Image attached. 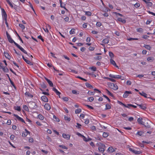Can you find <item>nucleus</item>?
<instances>
[{"instance_id":"09e8293b","label":"nucleus","mask_w":155,"mask_h":155,"mask_svg":"<svg viewBox=\"0 0 155 155\" xmlns=\"http://www.w3.org/2000/svg\"><path fill=\"white\" fill-rule=\"evenodd\" d=\"M122 76L119 75H115L114 78L116 79H121V78Z\"/></svg>"},{"instance_id":"a211bd4d","label":"nucleus","mask_w":155,"mask_h":155,"mask_svg":"<svg viewBox=\"0 0 155 155\" xmlns=\"http://www.w3.org/2000/svg\"><path fill=\"white\" fill-rule=\"evenodd\" d=\"M4 53L5 54V58H7L8 59H10L11 57L10 56L8 53L6 52H4Z\"/></svg>"},{"instance_id":"4468645a","label":"nucleus","mask_w":155,"mask_h":155,"mask_svg":"<svg viewBox=\"0 0 155 155\" xmlns=\"http://www.w3.org/2000/svg\"><path fill=\"white\" fill-rule=\"evenodd\" d=\"M45 79L46 80V81H47L48 84H49V85L51 87H53V84L52 82L50 80L48 79L47 78H45Z\"/></svg>"},{"instance_id":"ddd939ff","label":"nucleus","mask_w":155,"mask_h":155,"mask_svg":"<svg viewBox=\"0 0 155 155\" xmlns=\"http://www.w3.org/2000/svg\"><path fill=\"white\" fill-rule=\"evenodd\" d=\"M132 94L131 91H126L123 95V97H127L129 96V94Z\"/></svg>"},{"instance_id":"4d7b16f0","label":"nucleus","mask_w":155,"mask_h":155,"mask_svg":"<svg viewBox=\"0 0 155 155\" xmlns=\"http://www.w3.org/2000/svg\"><path fill=\"white\" fill-rule=\"evenodd\" d=\"M94 100V97H88L87 101H88L91 102Z\"/></svg>"},{"instance_id":"49530a36","label":"nucleus","mask_w":155,"mask_h":155,"mask_svg":"<svg viewBox=\"0 0 155 155\" xmlns=\"http://www.w3.org/2000/svg\"><path fill=\"white\" fill-rule=\"evenodd\" d=\"M108 136V134L107 132H104L103 134V136L105 138L107 137Z\"/></svg>"},{"instance_id":"dca6fc26","label":"nucleus","mask_w":155,"mask_h":155,"mask_svg":"<svg viewBox=\"0 0 155 155\" xmlns=\"http://www.w3.org/2000/svg\"><path fill=\"white\" fill-rule=\"evenodd\" d=\"M14 44L21 51H23L24 49L22 48L21 46L19 45L18 44L16 43H15Z\"/></svg>"},{"instance_id":"f704fd0d","label":"nucleus","mask_w":155,"mask_h":155,"mask_svg":"<svg viewBox=\"0 0 155 155\" xmlns=\"http://www.w3.org/2000/svg\"><path fill=\"white\" fill-rule=\"evenodd\" d=\"M85 85L87 87L90 88H93V86L88 83H85Z\"/></svg>"},{"instance_id":"6e6552de","label":"nucleus","mask_w":155,"mask_h":155,"mask_svg":"<svg viewBox=\"0 0 155 155\" xmlns=\"http://www.w3.org/2000/svg\"><path fill=\"white\" fill-rule=\"evenodd\" d=\"M62 136L63 138L67 140H69L70 139L71 135L69 134H66L63 133L62 134Z\"/></svg>"},{"instance_id":"72a5a7b5","label":"nucleus","mask_w":155,"mask_h":155,"mask_svg":"<svg viewBox=\"0 0 155 155\" xmlns=\"http://www.w3.org/2000/svg\"><path fill=\"white\" fill-rule=\"evenodd\" d=\"M81 109L80 108H78V109H76L75 111V114H77L81 112Z\"/></svg>"},{"instance_id":"4c0bfd02","label":"nucleus","mask_w":155,"mask_h":155,"mask_svg":"<svg viewBox=\"0 0 155 155\" xmlns=\"http://www.w3.org/2000/svg\"><path fill=\"white\" fill-rule=\"evenodd\" d=\"M108 150L109 151L111 152H113L114 151H115L114 149L111 147H109L108 148Z\"/></svg>"},{"instance_id":"79ce46f5","label":"nucleus","mask_w":155,"mask_h":155,"mask_svg":"<svg viewBox=\"0 0 155 155\" xmlns=\"http://www.w3.org/2000/svg\"><path fill=\"white\" fill-rule=\"evenodd\" d=\"M59 147H61V148H62V149H65L66 150H67L68 149V147H66V146H65L64 145H59Z\"/></svg>"},{"instance_id":"680f3d73","label":"nucleus","mask_w":155,"mask_h":155,"mask_svg":"<svg viewBox=\"0 0 155 155\" xmlns=\"http://www.w3.org/2000/svg\"><path fill=\"white\" fill-rule=\"evenodd\" d=\"M26 62V63L29 64L30 65H32L33 64V63L32 62H31L30 61L28 60Z\"/></svg>"},{"instance_id":"a19ab883","label":"nucleus","mask_w":155,"mask_h":155,"mask_svg":"<svg viewBox=\"0 0 155 155\" xmlns=\"http://www.w3.org/2000/svg\"><path fill=\"white\" fill-rule=\"evenodd\" d=\"M144 134V133L142 131H138L136 134V135H139L140 136H142Z\"/></svg>"},{"instance_id":"c9c22d12","label":"nucleus","mask_w":155,"mask_h":155,"mask_svg":"<svg viewBox=\"0 0 155 155\" xmlns=\"http://www.w3.org/2000/svg\"><path fill=\"white\" fill-rule=\"evenodd\" d=\"M144 47L146 48L147 49L150 50H151V47L150 46V45H144Z\"/></svg>"},{"instance_id":"6ab92c4d","label":"nucleus","mask_w":155,"mask_h":155,"mask_svg":"<svg viewBox=\"0 0 155 155\" xmlns=\"http://www.w3.org/2000/svg\"><path fill=\"white\" fill-rule=\"evenodd\" d=\"M53 90L54 91L57 95H58L59 96H60V95L61 94V93L60 92H59L56 88H53Z\"/></svg>"},{"instance_id":"cd10ccee","label":"nucleus","mask_w":155,"mask_h":155,"mask_svg":"<svg viewBox=\"0 0 155 155\" xmlns=\"http://www.w3.org/2000/svg\"><path fill=\"white\" fill-rule=\"evenodd\" d=\"M2 69L5 72L7 73L8 72V69L6 66L4 67Z\"/></svg>"},{"instance_id":"774afa93","label":"nucleus","mask_w":155,"mask_h":155,"mask_svg":"<svg viewBox=\"0 0 155 155\" xmlns=\"http://www.w3.org/2000/svg\"><path fill=\"white\" fill-rule=\"evenodd\" d=\"M86 17L84 16H81V20L82 21H85L86 20Z\"/></svg>"},{"instance_id":"423d86ee","label":"nucleus","mask_w":155,"mask_h":155,"mask_svg":"<svg viewBox=\"0 0 155 155\" xmlns=\"http://www.w3.org/2000/svg\"><path fill=\"white\" fill-rule=\"evenodd\" d=\"M129 150L130 151L136 154H140L142 153V152L140 151L134 150L131 148H130Z\"/></svg>"},{"instance_id":"13d9d810","label":"nucleus","mask_w":155,"mask_h":155,"mask_svg":"<svg viewBox=\"0 0 155 155\" xmlns=\"http://www.w3.org/2000/svg\"><path fill=\"white\" fill-rule=\"evenodd\" d=\"M19 26L22 29V30H23V29H24L25 28V26L23 25V24H19Z\"/></svg>"},{"instance_id":"a18cd8bd","label":"nucleus","mask_w":155,"mask_h":155,"mask_svg":"<svg viewBox=\"0 0 155 155\" xmlns=\"http://www.w3.org/2000/svg\"><path fill=\"white\" fill-rule=\"evenodd\" d=\"M9 81H10V83L11 84V85H12V86L13 87L15 88L16 89V87L14 83V82L12 81L11 78H9Z\"/></svg>"},{"instance_id":"393cba45","label":"nucleus","mask_w":155,"mask_h":155,"mask_svg":"<svg viewBox=\"0 0 155 155\" xmlns=\"http://www.w3.org/2000/svg\"><path fill=\"white\" fill-rule=\"evenodd\" d=\"M109 10H110L109 8L108 7H106L104 8L103 9L102 11L104 12H107Z\"/></svg>"},{"instance_id":"a878e982","label":"nucleus","mask_w":155,"mask_h":155,"mask_svg":"<svg viewBox=\"0 0 155 155\" xmlns=\"http://www.w3.org/2000/svg\"><path fill=\"white\" fill-rule=\"evenodd\" d=\"M64 118L66 121L69 122L71 120L70 118L68 116L64 115Z\"/></svg>"},{"instance_id":"338daca9","label":"nucleus","mask_w":155,"mask_h":155,"mask_svg":"<svg viewBox=\"0 0 155 155\" xmlns=\"http://www.w3.org/2000/svg\"><path fill=\"white\" fill-rule=\"evenodd\" d=\"M134 6L136 8L139 7L140 6V4L139 3H136L134 4Z\"/></svg>"},{"instance_id":"0e129e2a","label":"nucleus","mask_w":155,"mask_h":155,"mask_svg":"<svg viewBox=\"0 0 155 155\" xmlns=\"http://www.w3.org/2000/svg\"><path fill=\"white\" fill-rule=\"evenodd\" d=\"M63 101H68V97H61Z\"/></svg>"},{"instance_id":"f03ea898","label":"nucleus","mask_w":155,"mask_h":155,"mask_svg":"<svg viewBox=\"0 0 155 155\" xmlns=\"http://www.w3.org/2000/svg\"><path fill=\"white\" fill-rule=\"evenodd\" d=\"M137 121L138 122L139 124H140L144 125L145 126V127H150V125H146L145 124V122H144L142 121V118H138L137 120Z\"/></svg>"},{"instance_id":"aec40b11","label":"nucleus","mask_w":155,"mask_h":155,"mask_svg":"<svg viewBox=\"0 0 155 155\" xmlns=\"http://www.w3.org/2000/svg\"><path fill=\"white\" fill-rule=\"evenodd\" d=\"M117 20L123 23H125L126 22V21L124 19L122 18H117Z\"/></svg>"},{"instance_id":"5fc2aeb1","label":"nucleus","mask_w":155,"mask_h":155,"mask_svg":"<svg viewBox=\"0 0 155 155\" xmlns=\"http://www.w3.org/2000/svg\"><path fill=\"white\" fill-rule=\"evenodd\" d=\"M113 13L116 15L117 16V15H119L120 16H121V17H122L123 16V15L120 14V13H117V12H113Z\"/></svg>"},{"instance_id":"e433bc0d","label":"nucleus","mask_w":155,"mask_h":155,"mask_svg":"<svg viewBox=\"0 0 155 155\" xmlns=\"http://www.w3.org/2000/svg\"><path fill=\"white\" fill-rule=\"evenodd\" d=\"M8 3L10 5L12 8H13V6L12 4L9 0H6Z\"/></svg>"},{"instance_id":"58836bf2","label":"nucleus","mask_w":155,"mask_h":155,"mask_svg":"<svg viewBox=\"0 0 155 155\" xmlns=\"http://www.w3.org/2000/svg\"><path fill=\"white\" fill-rule=\"evenodd\" d=\"M42 100L45 102H48V97H41Z\"/></svg>"},{"instance_id":"052dcab7","label":"nucleus","mask_w":155,"mask_h":155,"mask_svg":"<svg viewBox=\"0 0 155 155\" xmlns=\"http://www.w3.org/2000/svg\"><path fill=\"white\" fill-rule=\"evenodd\" d=\"M96 25L98 27H100L101 25V23L100 21L97 22L96 24Z\"/></svg>"},{"instance_id":"20e7f679","label":"nucleus","mask_w":155,"mask_h":155,"mask_svg":"<svg viewBox=\"0 0 155 155\" xmlns=\"http://www.w3.org/2000/svg\"><path fill=\"white\" fill-rule=\"evenodd\" d=\"M109 87L111 89L116 90L118 89L117 86L115 84L110 83L109 84Z\"/></svg>"},{"instance_id":"69168bd1","label":"nucleus","mask_w":155,"mask_h":155,"mask_svg":"<svg viewBox=\"0 0 155 155\" xmlns=\"http://www.w3.org/2000/svg\"><path fill=\"white\" fill-rule=\"evenodd\" d=\"M85 117V115L84 114H81L80 115V117L81 119H82L84 118Z\"/></svg>"},{"instance_id":"2eb2a0df","label":"nucleus","mask_w":155,"mask_h":155,"mask_svg":"<svg viewBox=\"0 0 155 155\" xmlns=\"http://www.w3.org/2000/svg\"><path fill=\"white\" fill-rule=\"evenodd\" d=\"M14 44L21 51H23L24 49L22 48L21 46L19 45L18 44L16 43H15Z\"/></svg>"},{"instance_id":"bf43d9fd","label":"nucleus","mask_w":155,"mask_h":155,"mask_svg":"<svg viewBox=\"0 0 155 155\" xmlns=\"http://www.w3.org/2000/svg\"><path fill=\"white\" fill-rule=\"evenodd\" d=\"M147 5L149 7H151L153 5V3L150 1H149L147 3Z\"/></svg>"},{"instance_id":"2f4dec72","label":"nucleus","mask_w":155,"mask_h":155,"mask_svg":"<svg viewBox=\"0 0 155 155\" xmlns=\"http://www.w3.org/2000/svg\"><path fill=\"white\" fill-rule=\"evenodd\" d=\"M38 117L39 119L41 120H44V116L41 114H39L38 115Z\"/></svg>"},{"instance_id":"f257e3e1","label":"nucleus","mask_w":155,"mask_h":155,"mask_svg":"<svg viewBox=\"0 0 155 155\" xmlns=\"http://www.w3.org/2000/svg\"><path fill=\"white\" fill-rule=\"evenodd\" d=\"M97 144H98V146H99L98 148L99 151L100 152L103 153L105 150L104 148L105 147V145L101 143H99Z\"/></svg>"},{"instance_id":"7ed1b4c3","label":"nucleus","mask_w":155,"mask_h":155,"mask_svg":"<svg viewBox=\"0 0 155 155\" xmlns=\"http://www.w3.org/2000/svg\"><path fill=\"white\" fill-rule=\"evenodd\" d=\"M13 116L16 118V119H15V120H17L18 121H20L22 123L25 124V122L24 119L20 117L18 115L15 114H13Z\"/></svg>"},{"instance_id":"c03bdc74","label":"nucleus","mask_w":155,"mask_h":155,"mask_svg":"<svg viewBox=\"0 0 155 155\" xmlns=\"http://www.w3.org/2000/svg\"><path fill=\"white\" fill-rule=\"evenodd\" d=\"M23 109L26 111H28L29 110L28 107L26 105H23Z\"/></svg>"},{"instance_id":"603ef678","label":"nucleus","mask_w":155,"mask_h":155,"mask_svg":"<svg viewBox=\"0 0 155 155\" xmlns=\"http://www.w3.org/2000/svg\"><path fill=\"white\" fill-rule=\"evenodd\" d=\"M72 93L74 94H79V91H78L72 90Z\"/></svg>"},{"instance_id":"9b49d317","label":"nucleus","mask_w":155,"mask_h":155,"mask_svg":"<svg viewBox=\"0 0 155 155\" xmlns=\"http://www.w3.org/2000/svg\"><path fill=\"white\" fill-rule=\"evenodd\" d=\"M45 109L47 110H49L51 108V107L49 104L46 103L44 106Z\"/></svg>"},{"instance_id":"bb28decb","label":"nucleus","mask_w":155,"mask_h":155,"mask_svg":"<svg viewBox=\"0 0 155 155\" xmlns=\"http://www.w3.org/2000/svg\"><path fill=\"white\" fill-rule=\"evenodd\" d=\"M25 95L28 97H33V96L28 92H26L25 93Z\"/></svg>"},{"instance_id":"e2e57ef3","label":"nucleus","mask_w":155,"mask_h":155,"mask_svg":"<svg viewBox=\"0 0 155 155\" xmlns=\"http://www.w3.org/2000/svg\"><path fill=\"white\" fill-rule=\"evenodd\" d=\"M94 47L91 46L90 47L88 48L89 50L90 51H93L94 50Z\"/></svg>"},{"instance_id":"412c9836","label":"nucleus","mask_w":155,"mask_h":155,"mask_svg":"<svg viewBox=\"0 0 155 155\" xmlns=\"http://www.w3.org/2000/svg\"><path fill=\"white\" fill-rule=\"evenodd\" d=\"M85 13V15L88 16H91L92 15V13L89 11H83Z\"/></svg>"},{"instance_id":"9d476101","label":"nucleus","mask_w":155,"mask_h":155,"mask_svg":"<svg viewBox=\"0 0 155 155\" xmlns=\"http://www.w3.org/2000/svg\"><path fill=\"white\" fill-rule=\"evenodd\" d=\"M137 105L139 106L140 108L143 110H145L147 108V106L145 104H137Z\"/></svg>"},{"instance_id":"37998d69","label":"nucleus","mask_w":155,"mask_h":155,"mask_svg":"<svg viewBox=\"0 0 155 155\" xmlns=\"http://www.w3.org/2000/svg\"><path fill=\"white\" fill-rule=\"evenodd\" d=\"M102 58V57L100 56H98L95 58V59L97 60L101 61Z\"/></svg>"},{"instance_id":"4be33fe9","label":"nucleus","mask_w":155,"mask_h":155,"mask_svg":"<svg viewBox=\"0 0 155 155\" xmlns=\"http://www.w3.org/2000/svg\"><path fill=\"white\" fill-rule=\"evenodd\" d=\"M154 60V58L153 57H149L147 59V61L150 62H152Z\"/></svg>"},{"instance_id":"5701e85b","label":"nucleus","mask_w":155,"mask_h":155,"mask_svg":"<svg viewBox=\"0 0 155 155\" xmlns=\"http://www.w3.org/2000/svg\"><path fill=\"white\" fill-rule=\"evenodd\" d=\"M109 42V39L108 38H105L102 41V42L103 43H104V44H107Z\"/></svg>"},{"instance_id":"8fccbe9b","label":"nucleus","mask_w":155,"mask_h":155,"mask_svg":"<svg viewBox=\"0 0 155 155\" xmlns=\"http://www.w3.org/2000/svg\"><path fill=\"white\" fill-rule=\"evenodd\" d=\"M76 134L77 135H78L79 136L81 137H82L83 138H86V137L82 135L80 133H79V132H77L76 133Z\"/></svg>"},{"instance_id":"7c9ffc66","label":"nucleus","mask_w":155,"mask_h":155,"mask_svg":"<svg viewBox=\"0 0 155 155\" xmlns=\"http://www.w3.org/2000/svg\"><path fill=\"white\" fill-rule=\"evenodd\" d=\"M14 108L15 110H16L18 111H20L21 110V107L20 106H15Z\"/></svg>"},{"instance_id":"3c124183","label":"nucleus","mask_w":155,"mask_h":155,"mask_svg":"<svg viewBox=\"0 0 155 155\" xmlns=\"http://www.w3.org/2000/svg\"><path fill=\"white\" fill-rule=\"evenodd\" d=\"M81 125L78 123H77V125H76V127L78 129H80L81 128Z\"/></svg>"},{"instance_id":"473e14b6","label":"nucleus","mask_w":155,"mask_h":155,"mask_svg":"<svg viewBox=\"0 0 155 155\" xmlns=\"http://www.w3.org/2000/svg\"><path fill=\"white\" fill-rule=\"evenodd\" d=\"M131 107H133L134 108L137 107V106H136L131 104H128L127 105V108H130Z\"/></svg>"},{"instance_id":"c85d7f7f","label":"nucleus","mask_w":155,"mask_h":155,"mask_svg":"<svg viewBox=\"0 0 155 155\" xmlns=\"http://www.w3.org/2000/svg\"><path fill=\"white\" fill-rule=\"evenodd\" d=\"M109 55L110 57V59H113L114 57V54L111 51L109 52Z\"/></svg>"},{"instance_id":"c756f323","label":"nucleus","mask_w":155,"mask_h":155,"mask_svg":"<svg viewBox=\"0 0 155 155\" xmlns=\"http://www.w3.org/2000/svg\"><path fill=\"white\" fill-rule=\"evenodd\" d=\"M53 119L55 121H56L58 122L60 121L59 119L54 115L53 116Z\"/></svg>"},{"instance_id":"864d4df0","label":"nucleus","mask_w":155,"mask_h":155,"mask_svg":"<svg viewBox=\"0 0 155 155\" xmlns=\"http://www.w3.org/2000/svg\"><path fill=\"white\" fill-rule=\"evenodd\" d=\"M118 104H120L121 105H122L124 106V107H127V105H126L125 104H123L122 102L118 101Z\"/></svg>"},{"instance_id":"1a4fd4ad","label":"nucleus","mask_w":155,"mask_h":155,"mask_svg":"<svg viewBox=\"0 0 155 155\" xmlns=\"http://www.w3.org/2000/svg\"><path fill=\"white\" fill-rule=\"evenodd\" d=\"M30 131L26 129H25V131L22 133V136L23 137H26L28 134H30Z\"/></svg>"},{"instance_id":"ea45409f","label":"nucleus","mask_w":155,"mask_h":155,"mask_svg":"<svg viewBox=\"0 0 155 155\" xmlns=\"http://www.w3.org/2000/svg\"><path fill=\"white\" fill-rule=\"evenodd\" d=\"M111 108V107L110 105L108 104H107L106 105V107H105V109L107 110V109H110Z\"/></svg>"},{"instance_id":"de8ad7c7","label":"nucleus","mask_w":155,"mask_h":155,"mask_svg":"<svg viewBox=\"0 0 155 155\" xmlns=\"http://www.w3.org/2000/svg\"><path fill=\"white\" fill-rule=\"evenodd\" d=\"M75 29L74 28H72L70 31V34L71 35L75 33Z\"/></svg>"},{"instance_id":"6e6d98bb","label":"nucleus","mask_w":155,"mask_h":155,"mask_svg":"<svg viewBox=\"0 0 155 155\" xmlns=\"http://www.w3.org/2000/svg\"><path fill=\"white\" fill-rule=\"evenodd\" d=\"M90 69L94 71H95L97 70V68L93 66L90 68Z\"/></svg>"},{"instance_id":"b1692460","label":"nucleus","mask_w":155,"mask_h":155,"mask_svg":"<svg viewBox=\"0 0 155 155\" xmlns=\"http://www.w3.org/2000/svg\"><path fill=\"white\" fill-rule=\"evenodd\" d=\"M105 92L106 93L108 94L109 96H110L111 97H113V95L112 93L110 92L108 90L106 89L105 91Z\"/></svg>"},{"instance_id":"0eeeda50","label":"nucleus","mask_w":155,"mask_h":155,"mask_svg":"<svg viewBox=\"0 0 155 155\" xmlns=\"http://www.w3.org/2000/svg\"><path fill=\"white\" fill-rule=\"evenodd\" d=\"M6 35L10 43H14V44L15 43H16L14 41L7 32L6 33Z\"/></svg>"},{"instance_id":"39448f33","label":"nucleus","mask_w":155,"mask_h":155,"mask_svg":"<svg viewBox=\"0 0 155 155\" xmlns=\"http://www.w3.org/2000/svg\"><path fill=\"white\" fill-rule=\"evenodd\" d=\"M2 14L3 19L6 20L7 18V15L5 11L3 8L2 9Z\"/></svg>"},{"instance_id":"f3484780","label":"nucleus","mask_w":155,"mask_h":155,"mask_svg":"<svg viewBox=\"0 0 155 155\" xmlns=\"http://www.w3.org/2000/svg\"><path fill=\"white\" fill-rule=\"evenodd\" d=\"M110 63L113 65L114 66L118 67L117 66L115 61L113 60V59H110Z\"/></svg>"},{"instance_id":"f8f14e48","label":"nucleus","mask_w":155,"mask_h":155,"mask_svg":"<svg viewBox=\"0 0 155 155\" xmlns=\"http://www.w3.org/2000/svg\"><path fill=\"white\" fill-rule=\"evenodd\" d=\"M59 1L60 4V7L64 8L65 10L67 11L68 9L65 7V4L64 3H63L62 0H59Z\"/></svg>"}]
</instances>
